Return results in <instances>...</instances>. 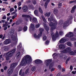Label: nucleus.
I'll return each instance as SVG.
<instances>
[{
    "mask_svg": "<svg viewBox=\"0 0 76 76\" xmlns=\"http://www.w3.org/2000/svg\"><path fill=\"white\" fill-rule=\"evenodd\" d=\"M55 29H56V26H54L51 28V31H54Z\"/></svg>",
    "mask_w": 76,
    "mask_h": 76,
    "instance_id": "obj_43",
    "label": "nucleus"
},
{
    "mask_svg": "<svg viewBox=\"0 0 76 76\" xmlns=\"http://www.w3.org/2000/svg\"><path fill=\"white\" fill-rule=\"evenodd\" d=\"M1 59V60H2V61L4 60V58H2V55H1L0 56V59Z\"/></svg>",
    "mask_w": 76,
    "mask_h": 76,
    "instance_id": "obj_46",
    "label": "nucleus"
},
{
    "mask_svg": "<svg viewBox=\"0 0 76 76\" xmlns=\"http://www.w3.org/2000/svg\"><path fill=\"white\" fill-rule=\"evenodd\" d=\"M54 70H55V69L54 68H52L51 70V72H53V71H54Z\"/></svg>",
    "mask_w": 76,
    "mask_h": 76,
    "instance_id": "obj_53",
    "label": "nucleus"
},
{
    "mask_svg": "<svg viewBox=\"0 0 76 76\" xmlns=\"http://www.w3.org/2000/svg\"><path fill=\"white\" fill-rule=\"evenodd\" d=\"M16 51V49H14L12 50L11 52L6 53L5 54L6 56V59L7 60H9L10 59V57H11L13 55L14 53Z\"/></svg>",
    "mask_w": 76,
    "mask_h": 76,
    "instance_id": "obj_4",
    "label": "nucleus"
},
{
    "mask_svg": "<svg viewBox=\"0 0 76 76\" xmlns=\"http://www.w3.org/2000/svg\"><path fill=\"white\" fill-rule=\"evenodd\" d=\"M43 25H44L45 27V29L46 30V31H48L49 30V28H48V27L47 26L46 24H44Z\"/></svg>",
    "mask_w": 76,
    "mask_h": 76,
    "instance_id": "obj_21",
    "label": "nucleus"
},
{
    "mask_svg": "<svg viewBox=\"0 0 76 76\" xmlns=\"http://www.w3.org/2000/svg\"><path fill=\"white\" fill-rule=\"evenodd\" d=\"M70 21V19H69L67 20L63 24H60L61 25V26H63V28L65 29V28L69 25V22Z\"/></svg>",
    "mask_w": 76,
    "mask_h": 76,
    "instance_id": "obj_9",
    "label": "nucleus"
},
{
    "mask_svg": "<svg viewBox=\"0 0 76 76\" xmlns=\"http://www.w3.org/2000/svg\"><path fill=\"white\" fill-rule=\"evenodd\" d=\"M50 18L48 19V21H50V23L49 24V26H56V25H57V21L55 20L53 17L52 15H51L50 17Z\"/></svg>",
    "mask_w": 76,
    "mask_h": 76,
    "instance_id": "obj_2",
    "label": "nucleus"
},
{
    "mask_svg": "<svg viewBox=\"0 0 76 76\" xmlns=\"http://www.w3.org/2000/svg\"><path fill=\"white\" fill-rule=\"evenodd\" d=\"M67 45L68 46H72V43H71L70 42H68L67 43Z\"/></svg>",
    "mask_w": 76,
    "mask_h": 76,
    "instance_id": "obj_35",
    "label": "nucleus"
},
{
    "mask_svg": "<svg viewBox=\"0 0 76 76\" xmlns=\"http://www.w3.org/2000/svg\"><path fill=\"white\" fill-rule=\"evenodd\" d=\"M15 30L14 29H12L11 31V35H12V39L13 41H14L15 42V44L18 43V37L17 36V34H14V32Z\"/></svg>",
    "mask_w": 76,
    "mask_h": 76,
    "instance_id": "obj_3",
    "label": "nucleus"
},
{
    "mask_svg": "<svg viewBox=\"0 0 76 76\" xmlns=\"http://www.w3.org/2000/svg\"><path fill=\"white\" fill-rule=\"evenodd\" d=\"M57 57V55H55V56L53 57V58L54 59H55L56 58V57Z\"/></svg>",
    "mask_w": 76,
    "mask_h": 76,
    "instance_id": "obj_55",
    "label": "nucleus"
},
{
    "mask_svg": "<svg viewBox=\"0 0 76 76\" xmlns=\"http://www.w3.org/2000/svg\"><path fill=\"white\" fill-rule=\"evenodd\" d=\"M33 21L34 22H36L37 21V19L35 18H33Z\"/></svg>",
    "mask_w": 76,
    "mask_h": 76,
    "instance_id": "obj_31",
    "label": "nucleus"
},
{
    "mask_svg": "<svg viewBox=\"0 0 76 76\" xmlns=\"http://www.w3.org/2000/svg\"><path fill=\"white\" fill-rule=\"evenodd\" d=\"M10 12H13V11H14V9L13 8H11L10 9Z\"/></svg>",
    "mask_w": 76,
    "mask_h": 76,
    "instance_id": "obj_50",
    "label": "nucleus"
},
{
    "mask_svg": "<svg viewBox=\"0 0 76 76\" xmlns=\"http://www.w3.org/2000/svg\"><path fill=\"white\" fill-rule=\"evenodd\" d=\"M2 23H4V22H5V20H2Z\"/></svg>",
    "mask_w": 76,
    "mask_h": 76,
    "instance_id": "obj_64",
    "label": "nucleus"
},
{
    "mask_svg": "<svg viewBox=\"0 0 76 76\" xmlns=\"http://www.w3.org/2000/svg\"><path fill=\"white\" fill-rule=\"evenodd\" d=\"M31 70L33 71V72H34V71L35 70V67H33L31 69Z\"/></svg>",
    "mask_w": 76,
    "mask_h": 76,
    "instance_id": "obj_42",
    "label": "nucleus"
},
{
    "mask_svg": "<svg viewBox=\"0 0 76 76\" xmlns=\"http://www.w3.org/2000/svg\"><path fill=\"white\" fill-rule=\"evenodd\" d=\"M72 73L74 75H75L76 73V71H73L72 72Z\"/></svg>",
    "mask_w": 76,
    "mask_h": 76,
    "instance_id": "obj_49",
    "label": "nucleus"
},
{
    "mask_svg": "<svg viewBox=\"0 0 76 76\" xmlns=\"http://www.w3.org/2000/svg\"><path fill=\"white\" fill-rule=\"evenodd\" d=\"M21 46H22V43H20L19 44V45L17 47V48H20V47H21Z\"/></svg>",
    "mask_w": 76,
    "mask_h": 76,
    "instance_id": "obj_41",
    "label": "nucleus"
},
{
    "mask_svg": "<svg viewBox=\"0 0 76 76\" xmlns=\"http://www.w3.org/2000/svg\"><path fill=\"white\" fill-rule=\"evenodd\" d=\"M66 41V37H64L61 39L59 42L60 43H64Z\"/></svg>",
    "mask_w": 76,
    "mask_h": 76,
    "instance_id": "obj_16",
    "label": "nucleus"
},
{
    "mask_svg": "<svg viewBox=\"0 0 76 76\" xmlns=\"http://www.w3.org/2000/svg\"><path fill=\"white\" fill-rule=\"evenodd\" d=\"M23 10L24 12H26L28 10V7L26 6H24L23 7Z\"/></svg>",
    "mask_w": 76,
    "mask_h": 76,
    "instance_id": "obj_19",
    "label": "nucleus"
},
{
    "mask_svg": "<svg viewBox=\"0 0 76 76\" xmlns=\"http://www.w3.org/2000/svg\"><path fill=\"white\" fill-rule=\"evenodd\" d=\"M7 66H5L4 68V70H6V69H7Z\"/></svg>",
    "mask_w": 76,
    "mask_h": 76,
    "instance_id": "obj_61",
    "label": "nucleus"
},
{
    "mask_svg": "<svg viewBox=\"0 0 76 76\" xmlns=\"http://www.w3.org/2000/svg\"><path fill=\"white\" fill-rule=\"evenodd\" d=\"M73 36V33L71 32H69L65 35L66 37H68V38H72Z\"/></svg>",
    "mask_w": 76,
    "mask_h": 76,
    "instance_id": "obj_13",
    "label": "nucleus"
},
{
    "mask_svg": "<svg viewBox=\"0 0 76 76\" xmlns=\"http://www.w3.org/2000/svg\"><path fill=\"white\" fill-rule=\"evenodd\" d=\"M14 15L12 16V19H14L15 18H16V17H17V14H14L13 15Z\"/></svg>",
    "mask_w": 76,
    "mask_h": 76,
    "instance_id": "obj_29",
    "label": "nucleus"
},
{
    "mask_svg": "<svg viewBox=\"0 0 76 76\" xmlns=\"http://www.w3.org/2000/svg\"><path fill=\"white\" fill-rule=\"evenodd\" d=\"M58 46L59 47V48H57L58 50H60V49H61V50H64V49H65V48H66V47L65 45L63 44H61L59 45V46Z\"/></svg>",
    "mask_w": 76,
    "mask_h": 76,
    "instance_id": "obj_12",
    "label": "nucleus"
},
{
    "mask_svg": "<svg viewBox=\"0 0 76 76\" xmlns=\"http://www.w3.org/2000/svg\"><path fill=\"white\" fill-rule=\"evenodd\" d=\"M21 23V22L20 21V22H19V21H17L16 23L15 24L16 25H19V24H20Z\"/></svg>",
    "mask_w": 76,
    "mask_h": 76,
    "instance_id": "obj_45",
    "label": "nucleus"
},
{
    "mask_svg": "<svg viewBox=\"0 0 76 76\" xmlns=\"http://www.w3.org/2000/svg\"><path fill=\"white\" fill-rule=\"evenodd\" d=\"M69 60H70V58H68L66 61V64H67V63H68V61H69Z\"/></svg>",
    "mask_w": 76,
    "mask_h": 76,
    "instance_id": "obj_47",
    "label": "nucleus"
},
{
    "mask_svg": "<svg viewBox=\"0 0 76 76\" xmlns=\"http://www.w3.org/2000/svg\"><path fill=\"white\" fill-rule=\"evenodd\" d=\"M59 57H60V58H64V60H66L67 58V56L64 55L63 56L62 55H61V56H60Z\"/></svg>",
    "mask_w": 76,
    "mask_h": 76,
    "instance_id": "obj_20",
    "label": "nucleus"
},
{
    "mask_svg": "<svg viewBox=\"0 0 76 76\" xmlns=\"http://www.w3.org/2000/svg\"><path fill=\"white\" fill-rule=\"evenodd\" d=\"M39 31L40 32L37 35V33H34V38H35L36 39H39L40 37L42 36V32L44 31V29L42 28H41L40 29Z\"/></svg>",
    "mask_w": 76,
    "mask_h": 76,
    "instance_id": "obj_7",
    "label": "nucleus"
},
{
    "mask_svg": "<svg viewBox=\"0 0 76 76\" xmlns=\"http://www.w3.org/2000/svg\"><path fill=\"white\" fill-rule=\"evenodd\" d=\"M20 52H18V53L17 54V58H20Z\"/></svg>",
    "mask_w": 76,
    "mask_h": 76,
    "instance_id": "obj_28",
    "label": "nucleus"
},
{
    "mask_svg": "<svg viewBox=\"0 0 76 76\" xmlns=\"http://www.w3.org/2000/svg\"><path fill=\"white\" fill-rule=\"evenodd\" d=\"M58 69H59V70H60V69H61V65H58Z\"/></svg>",
    "mask_w": 76,
    "mask_h": 76,
    "instance_id": "obj_48",
    "label": "nucleus"
},
{
    "mask_svg": "<svg viewBox=\"0 0 76 76\" xmlns=\"http://www.w3.org/2000/svg\"><path fill=\"white\" fill-rule=\"evenodd\" d=\"M22 69H21L20 71L19 72V75H21V73H22Z\"/></svg>",
    "mask_w": 76,
    "mask_h": 76,
    "instance_id": "obj_54",
    "label": "nucleus"
},
{
    "mask_svg": "<svg viewBox=\"0 0 76 76\" xmlns=\"http://www.w3.org/2000/svg\"><path fill=\"white\" fill-rule=\"evenodd\" d=\"M72 50V49L70 48V47H68L66 48L65 50H61L60 51L61 53H69V54H70V55H75V53L73 51H70Z\"/></svg>",
    "mask_w": 76,
    "mask_h": 76,
    "instance_id": "obj_6",
    "label": "nucleus"
},
{
    "mask_svg": "<svg viewBox=\"0 0 76 76\" xmlns=\"http://www.w3.org/2000/svg\"><path fill=\"white\" fill-rule=\"evenodd\" d=\"M34 13L36 16H38V10H35L34 11Z\"/></svg>",
    "mask_w": 76,
    "mask_h": 76,
    "instance_id": "obj_24",
    "label": "nucleus"
},
{
    "mask_svg": "<svg viewBox=\"0 0 76 76\" xmlns=\"http://www.w3.org/2000/svg\"><path fill=\"white\" fill-rule=\"evenodd\" d=\"M18 62H16L11 64L10 68L8 70V73L11 75L12 74V73H13V68L15 67L16 66L18 65Z\"/></svg>",
    "mask_w": 76,
    "mask_h": 76,
    "instance_id": "obj_5",
    "label": "nucleus"
},
{
    "mask_svg": "<svg viewBox=\"0 0 76 76\" xmlns=\"http://www.w3.org/2000/svg\"><path fill=\"white\" fill-rule=\"evenodd\" d=\"M11 40L10 39H7L5 40V41L4 42V43L5 45H7V44H9L11 42Z\"/></svg>",
    "mask_w": 76,
    "mask_h": 76,
    "instance_id": "obj_14",
    "label": "nucleus"
},
{
    "mask_svg": "<svg viewBox=\"0 0 76 76\" xmlns=\"http://www.w3.org/2000/svg\"><path fill=\"white\" fill-rule=\"evenodd\" d=\"M7 27H6L4 28V31H6L7 30Z\"/></svg>",
    "mask_w": 76,
    "mask_h": 76,
    "instance_id": "obj_57",
    "label": "nucleus"
},
{
    "mask_svg": "<svg viewBox=\"0 0 76 76\" xmlns=\"http://www.w3.org/2000/svg\"><path fill=\"white\" fill-rule=\"evenodd\" d=\"M39 12L41 13H43V12H42V10L41 9V7H39Z\"/></svg>",
    "mask_w": 76,
    "mask_h": 76,
    "instance_id": "obj_36",
    "label": "nucleus"
},
{
    "mask_svg": "<svg viewBox=\"0 0 76 76\" xmlns=\"http://www.w3.org/2000/svg\"><path fill=\"white\" fill-rule=\"evenodd\" d=\"M62 6V5L61 3H59L58 4V7L59 8H60V7H61Z\"/></svg>",
    "mask_w": 76,
    "mask_h": 76,
    "instance_id": "obj_44",
    "label": "nucleus"
},
{
    "mask_svg": "<svg viewBox=\"0 0 76 76\" xmlns=\"http://www.w3.org/2000/svg\"><path fill=\"white\" fill-rule=\"evenodd\" d=\"M51 15V12H46L45 14V16H47V17H49Z\"/></svg>",
    "mask_w": 76,
    "mask_h": 76,
    "instance_id": "obj_22",
    "label": "nucleus"
},
{
    "mask_svg": "<svg viewBox=\"0 0 76 76\" xmlns=\"http://www.w3.org/2000/svg\"><path fill=\"white\" fill-rule=\"evenodd\" d=\"M3 27L4 28H5V27H6V24H3Z\"/></svg>",
    "mask_w": 76,
    "mask_h": 76,
    "instance_id": "obj_62",
    "label": "nucleus"
},
{
    "mask_svg": "<svg viewBox=\"0 0 76 76\" xmlns=\"http://www.w3.org/2000/svg\"><path fill=\"white\" fill-rule=\"evenodd\" d=\"M76 8V6H74L73 8L71 11V12L72 13H73L75 12V10Z\"/></svg>",
    "mask_w": 76,
    "mask_h": 76,
    "instance_id": "obj_23",
    "label": "nucleus"
},
{
    "mask_svg": "<svg viewBox=\"0 0 76 76\" xmlns=\"http://www.w3.org/2000/svg\"><path fill=\"white\" fill-rule=\"evenodd\" d=\"M22 17L26 18L25 19V20L26 21H28V20H30L31 22L32 21V18L29 15H22Z\"/></svg>",
    "mask_w": 76,
    "mask_h": 76,
    "instance_id": "obj_10",
    "label": "nucleus"
},
{
    "mask_svg": "<svg viewBox=\"0 0 76 76\" xmlns=\"http://www.w3.org/2000/svg\"><path fill=\"white\" fill-rule=\"evenodd\" d=\"M34 31H35V25L33 23H31L30 26L29 31L30 32L32 33L34 32Z\"/></svg>",
    "mask_w": 76,
    "mask_h": 76,
    "instance_id": "obj_11",
    "label": "nucleus"
},
{
    "mask_svg": "<svg viewBox=\"0 0 76 76\" xmlns=\"http://www.w3.org/2000/svg\"><path fill=\"white\" fill-rule=\"evenodd\" d=\"M23 29V27H19L18 28V31L20 32V31H21Z\"/></svg>",
    "mask_w": 76,
    "mask_h": 76,
    "instance_id": "obj_32",
    "label": "nucleus"
},
{
    "mask_svg": "<svg viewBox=\"0 0 76 76\" xmlns=\"http://www.w3.org/2000/svg\"><path fill=\"white\" fill-rule=\"evenodd\" d=\"M28 71H29V69H28L26 70L25 73L26 74L27 73H28Z\"/></svg>",
    "mask_w": 76,
    "mask_h": 76,
    "instance_id": "obj_58",
    "label": "nucleus"
},
{
    "mask_svg": "<svg viewBox=\"0 0 76 76\" xmlns=\"http://www.w3.org/2000/svg\"><path fill=\"white\" fill-rule=\"evenodd\" d=\"M73 2H74V1H72L69 2V3L70 4H71V3H73Z\"/></svg>",
    "mask_w": 76,
    "mask_h": 76,
    "instance_id": "obj_60",
    "label": "nucleus"
},
{
    "mask_svg": "<svg viewBox=\"0 0 76 76\" xmlns=\"http://www.w3.org/2000/svg\"><path fill=\"white\" fill-rule=\"evenodd\" d=\"M17 5L18 7H19V6H21V2H19L18 3Z\"/></svg>",
    "mask_w": 76,
    "mask_h": 76,
    "instance_id": "obj_39",
    "label": "nucleus"
},
{
    "mask_svg": "<svg viewBox=\"0 0 76 76\" xmlns=\"http://www.w3.org/2000/svg\"><path fill=\"white\" fill-rule=\"evenodd\" d=\"M7 18L6 16H4L3 17H2V19H6Z\"/></svg>",
    "mask_w": 76,
    "mask_h": 76,
    "instance_id": "obj_52",
    "label": "nucleus"
},
{
    "mask_svg": "<svg viewBox=\"0 0 76 76\" xmlns=\"http://www.w3.org/2000/svg\"><path fill=\"white\" fill-rule=\"evenodd\" d=\"M22 9V7H19L18 8V9L19 10H20Z\"/></svg>",
    "mask_w": 76,
    "mask_h": 76,
    "instance_id": "obj_59",
    "label": "nucleus"
},
{
    "mask_svg": "<svg viewBox=\"0 0 76 76\" xmlns=\"http://www.w3.org/2000/svg\"><path fill=\"white\" fill-rule=\"evenodd\" d=\"M51 36H52V38L53 41H56V38L57 37H59V34H58V32L57 31H56L55 35V34L54 32H52L51 33Z\"/></svg>",
    "mask_w": 76,
    "mask_h": 76,
    "instance_id": "obj_8",
    "label": "nucleus"
},
{
    "mask_svg": "<svg viewBox=\"0 0 76 76\" xmlns=\"http://www.w3.org/2000/svg\"><path fill=\"white\" fill-rule=\"evenodd\" d=\"M50 42V41L49 40H47L45 42V45H48L49 44V43Z\"/></svg>",
    "mask_w": 76,
    "mask_h": 76,
    "instance_id": "obj_37",
    "label": "nucleus"
},
{
    "mask_svg": "<svg viewBox=\"0 0 76 76\" xmlns=\"http://www.w3.org/2000/svg\"><path fill=\"white\" fill-rule=\"evenodd\" d=\"M70 69L71 70H72V69H73V66H70Z\"/></svg>",
    "mask_w": 76,
    "mask_h": 76,
    "instance_id": "obj_56",
    "label": "nucleus"
},
{
    "mask_svg": "<svg viewBox=\"0 0 76 76\" xmlns=\"http://www.w3.org/2000/svg\"><path fill=\"white\" fill-rule=\"evenodd\" d=\"M51 61H52L50 59L46 60L45 62V63L46 66H49V64H50Z\"/></svg>",
    "mask_w": 76,
    "mask_h": 76,
    "instance_id": "obj_15",
    "label": "nucleus"
},
{
    "mask_svg": "<svg viewBox=\"0 0 76 76\" xmlns=\"http://www.w3.org/2000/svg\"><path fill=\"white\" fill-rule=\"evenodd\" d=\"M47 39V37L45 36H44L43 37V40L44 41H45L46 39Z\"/></svg>",
    "mask_w": 76,
    "mask_h": 76,
    "instance_id": "obj_34",
    "label": "nucleus"
},
{
    "mask_svg": "<svg viewBox=\"0 0 76 76\" xmlns=\"http://www.w3.org/2000/svg\"><path fill=\"white\" fill-rule=\"evenodd\" d=\"M41 18L43 19V21H44L45 23H46V22H47V21L46 20H45V18L44 17V15H42Z\"/></svg>",
    "mask_w": 76,
    "mask_h": 76,
    "instance_id": "obj_25",
    "label": "nucleus"
},
{
    "mask_svg": "<svg viewBox=\"0 0 76 76\" xmlns=\"http://www.w3.org/2000/svg\"><path fill=\"white\" fill-rule=\"evenodd\" d=\"M40 25L39 24H37L36 25V28H39V26H40Z\"/></svg>",
    "mask_w": 76,
    "mask_h": 76,
    "instance_id": "obj_51",
    "label": "nucleus"
},
{
    "mask_svg": "<svg viewBox=\"0 0 76 76\" xmlns=\"http://www.w3.org/2000/svg\"><path fill=\"white\" fill-rule=\"evenodd\" d=\"M35 63L36 64H39L42 63V61L40 60L37 59L35 61Z\"/></svg>",
    "mask_w": 76,
    "mask_h": 76,
    "instance_id": "obj_17",
    "label": "nucleus"
},
{
    "mask_svg": "<svg viewBox=\"0 0 76 76\" xmlns=\"http://www.w3.org/2000/svg\"><path fill=\"white\" fill-rule=\"evenodd\" d=\"M54 13L56 15V14H57V12H58V10L56 8L54 9Z\"/></svg>",
    "mask_w": 76,
    "mask_h": 76,
    "instance_id": "obj_26",
    "label": "nucleus"
},
{
    "mask_svg": "<svg viewBox=\"0 0 76 76\" xmlns=\"http://www.w3.org/2000/svg\"><path fill=\"white\" fill-rule=\"evenodd\" d=\"M4 50H5V51H7V50H8V47L7 46H4Z\"/></svg>",
    "mask_w": 76,
    "mask_h": 76,
    "instance_id": "obj_38",
    "label": "nucleus"
},
{
    "mask_svg": "<svg viewBox=\"0 0 76 76\" xmlns=\"http://www.w3.org/2000/svg\"><path fill=\"white\" fill-rule=\"evenodd\" d=\"M27 29H28V27L26 26H24L23 29L24 31H27Z\"/></svg>",
    "mask_w": 76,
    "mask_h": 76,
    "instance_id": "obj_33",
    "label": "nucleus"
},
{
    "mask_svg": "<svg viewBox=\"0 0 76 76\" xmlns=\"http://www.w3.org/2000/svg\"><path fill=\"white\" fill-rule=\"evenodd\" d=\"M17 9H15V12H13L12 13V15H13L14 14H17L16 13V12H17Z\"/></svg>",
    "mask_w": 76,
    "mask_h": 76,
    "instance_id": "obj_40",
    "label": "nucleus"
},
{
    "mask_svg": "<svg viewBox=\"0 0 76 76\" xmlns=\"http://www.w3.org/2000/svg\"><path fill=\"white\" fill-rule=\"evenodd\" d=\"M53 66H54V64H53V63H52L50 64L49 67V69H51L52 67Z\"/></svg>",
    "mask_w": 76,
    "mask_h": 76,
    "instance_id": "obj_30",
    "label": "nucleus"
},
{
    "mask_svg": "<svg viewBox=\"0 0 76 76\" xmlns=\"http://www.w3.org/2000/svg\"><path fill=\"white\" fill-rule=\"evenodd\" d=\"M49 2H50V0H48L46 1V2H45L44 5L45 8V9H47V4H48Z\"/></svg>",
    "mask_w": 76,
    "mask_h": 76,
    "instance_id": "obj_18",
    "label": "nucleus"
},
{
    "mask_svg": "<svg viewBox=\"0 0 76 76\" xmlns=\"http://www.w3.org/2000/svg\"><path fill=\"white\" fill-rule=\"evenodd\" d=\"M32 61V59L31 56L29 55H26L23 58L22 61L21 62L20 65L23 66L25 65L26 64V63H30Z\"/></svg>",
    "mask_w": 76,
    "mask_h": 76,
    "instance_id": "obj_1",
    "label": "nucleus"
},
{
    "mask_svg": "<svg viewBox=\"0 0 76 76\" xmlns=\"http://www.w3.org/2000/svg\"><path fill=\"white\" fill-rule=\"evenodd\" d=\"M74 32L76 34V28H75L74 30Z\"/></svg>",
    "mask_w": 76,
    "mask_h": 76,
    "instance_id": "obj_63",
    "label": "nucleus"
},
{
    "mask_svg": "<svg viewBox=\"0 0 76 76\" xmlns=\"http://www.w3.org/2000/svg\"><path fill=\"white\" fill-rule=\"evenodd\" d=\"M59 34L61 36H62L64 35V32L63 31H59Z\"/></svg>",
    "mask_w": 76,
    "mask_h": 76,
    "instance_id": "obj_27",
    "label": "nucleus"
}]
</instances>
